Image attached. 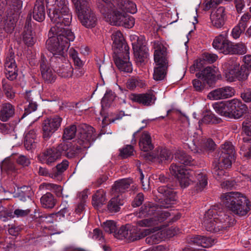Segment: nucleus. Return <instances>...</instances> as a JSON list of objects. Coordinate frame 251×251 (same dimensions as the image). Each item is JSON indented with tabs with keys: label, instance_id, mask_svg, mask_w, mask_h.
<instances>
[{
	"label": "nucleus",
	"instance_id": "12",
	"mask_svg": "<svg viewBox=\"0 0 251 251\" xmlns=\"http://www.w3.org/2000/svg\"><path fill=\"white\" fill-rule=\"evenodd\" d=\"M113 48L115 54L129 51V48L126 42L122 32L119 30L114 31L111 35Z\"/></svg>",
	"mask_w": 251,
	"mask_h": 251
},
{
	"label": "nucleus",
	"instance_id": "53",
	"mask_svg": "<svg viewBox=\"0 0 251 251\" xmlns=\"http://www.w3.org/2000/svg\"><path fill=\"white\" fill-rule=\"evenodd\" d=\"M126 85L127 88L133 90L137 87L140 88L143 87L145 85V83L142 80L137 77H131L127 80Z\"/></svg>",
	"mask_w": 251,
	"mask_h": 251
},
{
	"label": "nucleus",
	"instance_id": "36",
	"mask_svg": "<svg viewBox=\"0 0 251 251\" xmlns=\"http://www.w3.org/2000/svg\"><path fill=\"white\" fill-rule=\"evenodd\" d=\"M139 146L141 151L148 152L151 151L153 148L151 134L147 131L143 132L140 136Z\"/></svg>",
	"mask_w": 251,
	"mask_h": 251
},
{
	"label": "nucleus",
	"instance_id": "14",
	"mask_svg": "<svg viewBox=\"0 0 251 251\" xmlns=\"http://www.w3.org/2000/svg\"><path fill=\"white\" fill-rule=\"evenodd\" d=\"M248 75L245 67L240 66L239 64H235L232 69L226 71L225 74L226 80L229 82L246 79Z\"/></svg>",
	"mask_w": 251,
	"mask_h": 251
},
{
	"label": "nucleus",
	"instance_id": "62",
	"mask_svg": "<svg viewBox=\"0 0 251 251\" xmlns=\"http://www.w3.org/2000/svg\"><path fill=\"white\" fill-rule=\"evenodd\" d=\"M220 52L225 54H233V43L227 39L224 47Z\"/></svg>",
	"mask_w": 251,
	"mask_h": 251
},
{
	"label": "nucleus",
	"instance_id": "11",
	"mask_svg": "<svg viewBox=\"0 0 251 251\" xmlns=\"http://www.w3.org/2000/svg\"><path fill=\"white\" fill-rule=\"evenodd\" d=\"M190 149L195 153H201L214 150L215 144L211 139L199 137L193 139L192 145L189 144Z\"/></svg>",
	"mask_w": 251,
	"mask_h": 251
},
{
	"label": "nucleus",
	"instance_id": "15",
	"mask_svg": "<svg viewBox=\"0 0 251 251\" xmlns=\"http://www.w3.org/2000/svg\"><path fill=\"white\" fill-rule=\"evenodd\" d=\"M40 70L42 77L47 83H52L56 79V75L50 67L44 56H42L40 61Z\"/></svg>",
	"mask_w": 251,
	"mask_h": 251
},
{
	"label": "nucleus",
	"instance_id": "51",
	"mask_svg": "<svg viewBox=\"0 0 251 251\" xmlns=\"http://www.w3.org/2000/svg\"><path fill=\"white\" fill-rule=\"evenodd\" d=\"M154 68L153 77L154 80L160 81L164 79L166 75L168 65H156Z\"/></svg>",
	"mask_w": 251,
	"mask_h": 251
},
{
	"label": "nucleus",
	"instance_id": "43",
	"mask_svg": "<svg viewBox=\"0 0 251 251\" xmlns=\"http://www.w3.org/2000/svg\"><path fill=\"white\" fill-rule=\"evenodd\" d=\"M244 144L241 147L240 154L243 159L248 160L251 158V137H244Z\"/></svg>",
	"mask_w": 251,
	"mask_h": 251
},
{
	"label": "nucleus",
	"instance_id": "28",
	"mask_svg": "<svg viewBox=\"0 0 251 251\" xmlns=\"http://www.w3.org/2000/svg\"><path fill=\"white\" fill-rule=\"evenodd\" d=\"M232 117L239 119L248 111L247 106L238 99L231 100Z\"/></svg>",
	"mask_w": 251,
	"mask_h": 251
},
{
	"label": "nucleus",
	"instance_id": "55",
	"mask_svg": "<svg viewBox=\"0 0 251 251\" xmlns=\"http://www.w3.org/2000/svg\"><path fill=\"white\" fill-rule=\"evenodd\" d=\"M115 238L123 240L124 239H128V227L127 225L122 226L120 229L114 234Z\"/></svg>",
	"mask_w": 251,
	"mask_h": 251
},
{
	"label": "nucleus",
	"instance_id": "17",
	"mask_svg": "<svg viewBox=\"0 0 251 251\" xmlns=\"http://www.w3.org/2000/svg\"><path fill=\"white\" fill-rule=\"evenodd\" d=\"M34 33L32 30L31 17L28 14L26 18L24 31L22 34V39L24 43L28 47L33 46L36 40L34 37Z\"/></svg>",
	"mask_w": 251,
	"mask_h": 251
},
{
	"label": "nucleus",
	"instance_id": "44",
	"mask_svg": "<svg viewBox=\"0 0 251 251\" xmlns=\"http://www.w3.org/2000/svg\"><path fill=\"white\" fill-rule=\"evenodd\" d=\"M118 9L122 11L134 14L137 12V7L135 3L128 0H123L116 4Z\"/></svg>",
	"mask_w": 251,
	"mask_h": 251
},
{
	"label": "nucleus",
	"instance_id": "25",
	"mask_svg": "<svg viewBox=\"0 0 251 251\" xmlns=\"http://www.w3.org/2000/svg\"><path fill=\"white\" fill-rule=\"evenodd\" d=\"M132 49L134 56L137 61L143 63L147 58L149 55L148 49L143 43L138 42L132 43Z\"/></svg>",
	"mask_w": 251,
	"mask_h": 251
},
{
	"label": "nucleus",
	"instance_id": "10",
	"mask_svg": "<svg viewBox=\"0 0 251 251\" xmlns=\"http://www.w3.org/2000/svg\"><path fill=\"white\" fill-rule=\"evenodd\" d=\"M235 153V149L231 143H225L221 145V150L214 160L223 163L226 167H230L232 161L234 160Z\"/></svg>",
	"mask_w": 251,
	"mask_h": 251
},
{
	"label": "nucleus",
	"instance_id": "48",
	"mask_svg": "<svg viewBox=\"0 0 251 251\" xmlns=\"http://www.w3.org/2000/svg\"><path fill=\"white\" fill-rule=\"evenodd\" d=\"M17 21V16L15 14L7 16L5 20L4 29L7 33H12L16 26Z\"/></svg>",
	"mask_w": 251,
	"mask_h": 251
},
{
	"label": "nucleus",
	"instance_id": "24",
	"mask_svg": "<svg viewBox=\"0 0 251 251\" xmlns=\"http://www.w3.org/2000/svg\"><path fill=\"white\" fill-rule=\"evenodd\" d=\"M154 60L156 65H168L167 49L160 43H155Z\"/></svg>",
	"mask_w": 251,
	"mask_h": 251
},
{
	"label": "nucleus",
	"instance_id": "13",
	"mask_svg": "<svg viewBox=\"0 0 251 251\" xmlns=\"http://www.w3.org/2000/svg\"><path fill=\"white\" fill-rule=\"evenodd\" d=\"M151 229L152 232L150 235L147 236L145 240L146 243L150 245L158 244L165 238H170L175 235V233L172 232V227L158 230L157 232L154 231L153 229Z\"/></svg>",
	"mask_w": 251,
	"mask_h": 251
},
{
	"label": "nucleus",
	"instance_id": "18",
	"mask_svg": "<svg viewBox=\"0 0 251 251\" xmlns=\"http://www.w3.org/2000/svg\"><path fill=\"white\" fill-rule=\"evenodd\" d=\"M234 89L230 86H225L217 88L210 92L207 97L210 100H220L227 99L232 97L234 95Z\"/></svg>",
	"mask_w": 251,
	"mask_h": 251
},
{
	"label": "nucleus",
	"instance_id": "1",
	"mask_svg": "<svg viewBox=\"0 0 251 251\" xmlns=\"http://www.w3.org/2000/svg\"><path fill=\"white\" fill-rule=\"evenodd\" d=\"M47 13L51 21L55 24L49 32L47 48L56 57H64L75 39V35L69 29L72 15L68 0H46Z\"/></svg>",
	"mask_w": 251,
	"mask_h": 251
},
{
	"label": "nucleus",
	"instance_id": "26",
	"mask_svg": "<svg viewBox=\"0 0 251 251\" xmlns=\"http://www.w3.org/2000/svg\"><path fill=\"white\" fill-rule=\"evenodd\" d=\"M128 227V239L130 241H134L142 239L150 235L152 230L149 229H144L140 230L136 226L127 225Z\"/></svg>",
	"mask_w": 251,
	"mask_h": 251
},
{
	"label": "nucleus",
	"instance_id": "56",
	"mask_svg": "<svg viewBox=\"0 0 251 251\" xmlns=\"http://www.w3.org/2000/svg\"><path fill=\"white\" fill-rule=\"evenodd\" d=\"M102 226L104 231L108 233L114 234L116 231V224L114 221H107L103 223Z\"/></svg>",
	"mask_w": 251,
	"mask_h": 251
},
{
	"label": "nucleus",
	"instance_id": "46",
	"mask_svg": "<svg viewBox=\"0 0 251 251\" xmlns=\"http://www.w3.org/2000/svg\"><path fill=\"white\" fill-rule=\"evenodd\" d=\"M176 158L178 162L184 165L191 166L195 164L194 160L183 151H177L176 154Z\"/></svg>",
	"mask_w": 251,
	"mask_h": 251
},
{
	"label": "nucleus",
	"instance_id": "19",
	"mask_svg": "<svg viewBox=\"0 0 251 251\" xmlns=\"http://www.w3.org/2000/svg\"><path fill=\"white\" fill-rule=\"evenodd\" d=\"M154 152V153H146L142 155L144 156L146 159L151 160L153 159L157 158L161 162L170 161L173 158L171 152L166 149L158 148L155 149Z\"/></svg>",
	"mask_w": 251,
	"mask_h": 251
},
{
	"label": "nucleus",
	"instance_id": "35",
	"mask_svg": "<svg viewBox=\"0 0 251 251\" xmlns=\"http://www.w3.org/2000/svg\"><path fill=\"white\" fill-rule=\"evenodd\" d=\"M44 0H36L33 10V19L39 22H43L46 16V11L44 6Z\"/></svg>",
	"mask_w": 251,
	"mask_h": 251
},
{
	"label": "nucleus",
	"instance_id": "6",
	"mask_svg": "<svg viewBox=\"0 0 251 251\" xmlns=\"http://www.w3.org/2000/svg\"><path fill=\"white\" fill-rule=\"evenodd\" d=\"M220 198L225 206L234 215L245 216L251 210V202L246 196L240 192L223 193Z\"/></svg>",
	"mask_w": 251,
	"mask_h": 251
},
{
	"label": "nucleus",
	"instance_id": "5",
	"mask_svg": "<svg viewBox=\"0 0 251 251\" xmlns=\"http://www.w3.org/2000/svg\"><path fill=\"white\" fill-rule=\"evenodd\" d=\"M235 219L232 215L226 214L224 211L209 209L204 214L202 224L210 232L222 233L232 226Z\"/></svg>",
	"mask_w": 251,
	"mask_h": 251
},
{
	"label": "nucleus",
	"instance_id": "41",
	"mask_svg": "<svg viewBox=\"0 0 251 251\" xmlns=\"http://www.w3.org/2000/svg\"><path fill=\"white\" fill-rule=\"evenodd\" d=\"M38 140L36 138V131L34 130L29 131L25 137L24 145L27 150H31L36 146Z\"/></svg>",
	"mask_w": 251,
	"mask_h": 251
},
{
	"label": "nucleus",
	"instance_id": "4",
	"mask_svg": "<svg viewBox=\"0 0 251 251\" xmlns=\"http://www.w3.org/2000/svg\"><path fill=\"white\" fill-rule=\"evenodd\" d=\"M170 171L173 176L177 178L182 188H186L195 182L196 183V190L200 192L203 190L207 184V177L204 173L195 172L176 164L171 165Z\"/></svg>",
	"mask_w": 251,
	"mask_h": 251
},
{
	"label": "nucleus",
	"instance_id": "37",
	"mask_svg": "<svg viewBox=\"0 0 251 251\" xmlns=\"http://www.w3.org/2000/svg\"><path fill=\"white\" fill-rule=\"evenodd\" d=\"M132 183V179L129 178L122 179L117 181L112 186V191L115 195L119 193H124Z\"/></svg>",
	"mask_w": 251,
	"mask_h": 251
},
{
	"label": "nucleus",
	"instance_id": "42",
	"mask_svg": "<svg viewBox=\"0 0 251 251\" xmlns=\"http://www.w3.org/2000/svg\"><path fill=\"white\" fill-rule=\"evenodd\" d=\"M40 202L43 208L52 209L56 204V200L51 193L47 192L41 197Z\"/></svg>",
	"mask_w": 251,
	"mask_h": 251
},
{
	"label": "nucleus",
	"instance_id": "34",
	"mask_svg": "<svg viewBox=\"0 0 251 251\" xmlns=\"http://www.w3.org/2000/svg\"><path fill=\"white\" fill-rule=\"evenodd\" d=\"M157 206L151 203H146L140 208L136 216L140 218L148 217L151 218L155 215L156 211L159 208Z\"/></svg>",
	"mask_w": 251,
	"mask_h": 251
},
{
	"label": "nucleus",
	"instance_id": "16",
	"mask_svg": "<svg viewBox=\"0 0 251 251\" xmlns=\"http://www.w3.org/2000/svg\"><path fill=\"white\" fill-rule=\"evenodd\" d=\"M4 67L5 74L7 78L11 81L15 79L18 74L13 52H10L6 57Z\"/></svg>",
	"mask_w": 251,
	"mask_h": 251
},
{
	"label": "nucleus",
	"instance_id": "57",
	"mask_svg": "<svg viewBox=\"0 0 251 251\" xmlns=\"http://www.w3.org/2000/svg\"><path fill=\"white\" fill-rule=\"evenodd\" d=\"M247 48L245 44L242 42L233 43V54H244L247 52Z\"/></svg>",
	"mask_w": 251,
	"mask_h": 251
},
{
	"label": "nucleus",
	"instance_id": "59",
	"mask_svg": "<svg viewBox=\"0 0 251 251\" xmlns=\"http://www.w3.org/2000/svg\"><path fill=\"white\" fill-rule=\"evenodd\" d=\"M115 98V95L112 91H107L102 98L101 100V103L103 104H105L106 106L110 105L114 101Z\"/></svg>",
	"mask_w": 251,
	"mask_h": 251
},
{
	"label": "nucleus",
	"instance_id": "3",
	"mask_svg": "<svg viewBox=\"0 0 251 251\" xmlns=\"http://www.w3.org/2000/svg\"><path fill=\"white\" fill-rule=\"evenodd\" d=\"M94 128L86 124H82L78 128V136L76 142H63L59 144L61 154L69 158L77 156L83 149L89 148L96 139Z\"/></svg>",
	"mask_w": 251,
	"mask_h": 251
},
{
	"label": "nucleus",
	"instance_id": "20",
	"mask_svg": "<svg viewBox=\"0 0 251 251\" xmlns=\"http://www.w3.org/2000/svg\"><path fill=\"white\" fill-rule=\"evenodd\" d=\"M116 54L117 56L115 58V63L119 69L126 73L131 72L132 67L131 63L129 61V51H128L127 54L126 52Z\"/></svg>",
	"mask_w": 251,
	"mask_h": 251
},
{
	"label": "nucleus",
	"instance_id": "2",
	"mask_svg": "<svg viewBox=\"0 0 251 251\" xmlns=\"http://www.w3.org/2000/svg\"><path fill=\"white\" fill-rule=\"evenodd\" d=\"M158 192L162 195L163 198L162 204L158 205L159 208L155 212V215L151 218L144 219L137 222L141 226H151L157 225L158 223L164 222L169 219L170 222H174L180 217V214L174 215L173 213L163 210L162 209L168 208L171 204L175 203L176 201V194L172 189L167 186L163 185L158 188Z\"/></svg>",
	"mask_w": 251,
	"mask_h": 251
},
{
	"label": "nucleus",
	"instance_id": "54",
	"mask_svg": "<svg viewBox=\"0 0 251 251\" xmlns=\"http://www.w3.org/2000/svg\"><path fill=\"white\" fill-rule=\"evenodd\" d=\"M220 121L221 119L217 118L214 114L208 112L204 115L201 121H199V123H203L205 124H218Z\"/></svg>",
	"mask_w": 251,
	"mask_h": 251
},
{
	"label": "nucleus",
	"instance_id": "39",
	"mask_svg": "<svg viewBox=\"0 0 251 251\" xmlns=\"http://www.w3.org/2000/svg\"><path fill=\"white\" fill-rule=\"evenodd\" d=\"M69 166V162L64 160L57 164L55 167L53 168L49 173V176L53 179H60L63 173L67 170Z\"/></svg>",
	"mask_w": 251,
	"mask_h": 251
},
{
	"label": "nucleus",
	"instance_id": "38",
	"mask_svg": "<svg viewBox=\"0 0 251 251\" xmlns=\"http://www.w3.org/2000/svg\"><path fill=\"white\" fill-rule=\"evenodd\" d=\"M191 242L203 248H209L215 244V240L211 237L197 235L191 239Z\"/></svg>",
	"mask_w": 251,
	"mask_h": 251
},
{
	"label": "nucleus",
	"instance_id": "47",
	"mask_svg": "<svg viewBox=\"0 0 251 251\" xmlns=\"http://www.w3.org/2000/svg\"><path fill=\"white\" fill-rule=\"evenodd\" d=\"M39 189L41 191H50L55 193L57 196L61 195L62 191V187L60 185L51 183H43L40 184Z\"/></svg>",
	"mask_w": 251,
	"mask_h": 251
},
{
	"label": "nucleus",
	"instance_id": "49",
	"mask_svg": "<svg viewBox=\"0 0 251 251\" xmlns=\"http://www.w3.org/2000/svg\"><path fill=\"white\" fill-rule=\"evenodd\" d=\"M57 72L59 75L62 77H71L73 75V68L70 63H66L60 67Z\"/></svg>",
	"mask_w": 251,
	"mask_h": 251
},
{
	"label": "nucleus",
	"instance_id": "50",
	"mask_svg": "<svg viewBox=\"0 0 251 251\" xmlns=\"http://www.w3.org/2000/svg\"><path fill=\"white\" fill-rule=\"evenodd\" d=\"M227 40L226 33L220 34L214 38L212 43L213 47L221 52Z\"/></svg>",
	"mask_w": 251,
	"mask_h": 251
},
{
	"label": "nucleus",
	"instance_id": "8",
	"mask_svg": "<svg viewBox=\"0 0 251 251\" xmlns=\"http://www.w3.org/2000/svg\"><path fill=\"white\" fill-rule=\"evenodd\" d=\"M102 2H99L97 7L101 14L106 19V21L113 24V20L117 17L120 11L116 3L112 0H102Z\"/></svg>",
	"mask_w": 251,
	"mask_h": 251
},
{
	"label": "nucleus",
	"instance_id": "61",
	"mask_svg": "<svg viewBox=\"0 0 251 251\" xmlns=\"http://www.w3.org/2000/svg\"><path fill=\"white\" fill-rule=\"evenodd\" d=\"M242 131L247 135L248 137L251 136V120L247 119L242 123Z\"/></svg>",
	"mask_w": 251,
	"mask_h": 251
},
{
	"label": "nucleus",
	"instance_id": "64",
	"mask_svg": "<svg viewBox=\"0 0 251 251\" xmlns=\"http://www.w3.org/2000/svg\"><path fill=\"white\" fill-rule=\"evenodd\" d=\"M241 97L246 102H251V89L247 88L244 89L241 94Z\"/></svg>",
	"mask_w": 251,
	"mask_h": 251
},
{
	"label": "nucleus",
	"instance_id": "45",
	"mask_svg": "<svg viewBox=\"0 0 251 251\" xmlns=\"http://www.w3.org/2000/svg\"><path fill=\"white\" fill-rule=\"evenodd\" d=\"M105 192L102 189L97 190L92 197V204L94 207H99L105 203Z\"/></svg>",
	"mask_w": 251,
	"mask_h": 251
},
{
	"label": "nucleus",
	"instance_id": "63",
	"mask_svg": "<svg viewBox=\"0 0 251 251\" xmlns=\"http://www.w3.org/2000/svg\"><path fill=\"white\" fill-rule=\"evenodd\" d=\"M37 107V104L35 102H29L28 105L25 108V112L23 114L22 119L25 117L26 115L35 111Z\"/></svg>",
	"mask_w": 251,
	"mask_h": 251
},
{
	"label": "nucleus",
	"instance_id": "60",
	"mask_svg": "<svg viewBox=\"0 0 251 251\" xmlns=\"http://www.w3.org/2000/svg\"><path fill=\"white\" fill-rule=\"evenodd\" d=\"M2 88L4 93L8 99H13L15 96V93L12 90L11 85L2 81Z\"/></svg>",
	"mask_w": 251,
	"mask_h": 251
},
{
	"label": "nucleus",
	"instance_id": "52",
	"mask_svg": "<svg viewBox=\"0 0 251 251\" xmlns=\"http://www.w3.org/2000/svg\"><path fill=\"white\" fill-rule=\"evenodd\" d=\"M80 125H79L77 127L74 125L65 127L62 136L63 139L65 140H71L74 138L76 135V131L78 132V128Z\"/></svg>",
	"mask_w": 251,
	"mask_h": 251
},
{
	"label": "nucleus",
	"instance_id": "31",
	"mask_svg": "<svg viewBox=\"0 0 251 251\" xmlns=\"http://www.w3.org/2000/svg\"><path fill=\"white\" fill-rule=\"evenodd\" d=\"M224 166L223 163H221L217 160H214L212 164V173L218 180L223 181L226 179V177L228 176V174L225 171V169L228 168Z\"/></svg>",
	"mask_w": 251,
	"mask_h": 251
},
{
	"label": "nucleus",
	"instance_id": "58",
	"mask_svg": "<svg viewBox=\"0 0 251 251\" xmlns=\"http://www.w3.org/2000/svg\"><path fill=\"white\" fill-rule=\"evenodd\" d=\"M134 151V150L132 145H126L122 149H120V155L122 158H126L133 155Z\"/></svg>",
	"mask_w": 251,
	"mask_h": 251
},
{
	"label": "nucleus",
	"instance_id": "33",
	"mask_svg": "<svg viewBox=\"0 0 251 251\" xmlns=\"http://www.w3.org/2000/svg\"><path fill=\"white\" fill-rule=\"evenodd\" d=\"M115 20H113V25H122L126 28H130L133 26L135 20L133 17L126 16L122 12L120 11Z\"/></svg>",
	"mask_w": 251,
	"mask_h": 251
},
{
	"label": "nucleus",
	"instance_id": "40",
	"mask_svg": "<svg viewBox=\"0 0 251 251\" xmlns=\"http://www.w3.org/2000/svg\"><path fill=\"white\" fill-rule=\"evenodd\" d=\"M125 203L123 197L121 195H117L112 198L108 202L107 204L108 210L111 212H117L120 211L121 206Z\"/></svg>",
	"mask_w": 251,
	"mask_h": 251
},
{
	"label": "nucleus",
	"instance_id": "27",
	"mask_svg": "<svg viewBox=\"0 0 251 251\" xmlns=\"http://www.w3.org/2000/svg\"><path fill=\"white\" fill-rule=\"evenodd\" d=\"M218 56L214 53H204L202 54L201 58L195 60L193 66L190 68V71L194 72L197 69H201L203 66L205 62L208 63H212L216 61Z\"/></svg>",
	"mask_w": 251,
	"mask_h": 251
},
{
	"label": "nucleus",
	"instance_id": "23",
	"mask_svg": "<svg viewBox=\"0 0 251 251\" xmlns=\"http://www.w3.org/2000/svg\"><path fill=\"white\" fill-rule=\"evenodd\" d=\"M226 14L224 7H219L210 16L212 25L217 28H221L225 23Z\"/></svg>",
	"mask_w": 251,
	"mask_h": 251
},
{
	"label": "nucleus",
	"instance_id": "7",
	"mask_svg": "<svg viewBox=\"0 0 251 251\" xmlns=\"http://www.w3.org/2000/svg\"><path fill=\"white\" fill-rule=\"evenodd\" d=\"M73 3L78 18L81 24L87 28L95 27L97 23V18L90 7L88 0H71Z\"/></svg>",
	"mask_w": 251,
	"mask_h": 251
},
{
	"label": "nucleus",
	"instance_id": "22",
	"mask_svg": "<svg viewBox=\"0 0 251 251\" xmlns=\"http://www.w3.org/2000/svg\"><path fill=\"white\" fill-rule=\"evenodd\" d=\"M62 155L60 149H59V145L55 148H49L44 151L40 156L42 158L41 161L48 165H50L60 158Z\"/></svg>",
	"mask_w": 251,
	"mask_h": 251
},
{
	"label": "nucleus",
	"instance_id": "32",
	"mask_svg": "<svg viewBox=\"0 0 251 251\" xmlns=\"http://www.w3.org/2000/svg\"><path fill=\"white\" fill-rule=\"evenodd\" d=\"M215 111L221 116L232 118L231 100L225 102L215 103L213 104Z\"/></svg>",
	"mask_w": 251,
	"mask_h": 251
},
{
	"label": "nucleus",
	"instance_id": "21",
	"mask_svg": "<svg viewBox=\"0 0 251 251\" xmlns=\"http://www.w3.org/2000/svg\"><path fill=\"white\" fill-rule=\"evenodd\" d=\"M129 99L133 102H137L146 106H150L154 103L156 98L152 93L143 94H131Z\"/></svg>",
	"mask_w": 251,
	"mask_h": 251
},
{
	"label": "nucleus",
	"instance_id": "9",
	"mask_svg": "<svg viewBox=\"0 0 251 251\" xmlns=\"http://www.w3.org/2000/svg\"><path fill=\"white\" fill-rule=\"evenodd\" d=\"M62 121V118L58 115L46 118L42 125L43 138L49 139L60 127Z\"/></svg>",
	"mask_w": 251,
	"mask_h": 251
},
{
	"label": "nucleus",
	"instance_id": "30",
	"mask_svg": "<svg viewBox=\"0 0 251 251\" xmlns=\"http://www.w3.org/2000/svg\"><path fill=\"white\" fill-rule=\"evenodd\" d=\"M15 113V106L10 102L1 104L0 109V120L5 122L13 117Z\"/></svg>",
	"mask_w": 251,
	"mask_h": 251
},
{
	"label": "nucleus",
	"instance_id": "29",
	"mask_svg": "<svg viewBox=\"0 0 251 251\" xmlns=\"http://www.w3.org/2000/svg\"><path fill=\"white\" fill-rule=\"evenodd\" d=\"M216 75L215 68L207 67L200 73L196 74V76L201 79L208 85L211 84L214 81Z\"/></svg>",
	"mask_w": 251,
	"mask_h": 251
}]
</instances>
